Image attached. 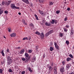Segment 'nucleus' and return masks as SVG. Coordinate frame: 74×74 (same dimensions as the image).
<instances>
[{
    "mask_svg": "<svg viewBox=\"0 0 74 74\" xmlns=\"http://www.w3.org/2000/svg\"><path fill=\"white\" fill-rule=\"evenodd\" d=\"M5 14H7V13H8V11H5Z\"/></svg>",
    "mask_w": 74,
    "mask_h": 74,
    "instance_id": "obj_57",
    "label": "nucleus"
},
{
    "mask_svg": "<svg viewBox=\"0 0 74 74\" xmlns=\"http://www.w3.org/2000/svg\"><path fill=\"white\" fill-rule=\"evenodd\" d=\"M62 63L63 65H64L65 64V61H62Z\"/></svg>",
    "mask_w": 74,
    "mask_h": 74,
    "instance_id": "obj_46",
    "label": "nucleus"
},
{
    "mask_svg": "<svg viewBox=\"0 0 74 74\" xmlns=\"http://www.w3.org/2000/svg\"><path fill=\"white\" fill-rule=\"evenodd\" d=\"M31 25L32 26H33V23H31Z\"/></svg>",
    "mask_w": 74,
    "mask_h": 74,
    "instance_id": "obj_62",
    "label": "nucleus"
},
{
    "mask_svg": "<svg viewBox=\"0 0 74 74\" xmlns=\"http://www.w3.org/2000/svg\"><path fill=\"white\" fill-rule=\"evenodd\" d=\"M40 14L41 15H44V13L43 12H42Z\"/></svg>",
    "mask_w": 74,
    "mask_h": 74,
    "instance_id": "obj_55",
    "label": "nucleus"
},
{
    "mask_svg": "<svg viewBox=\"0 0 74 74\" xmlns=\"http://www.w3.org/2000/svg\"><path fill=\"white\" fill-rule=\"evenodd\" d=\"M25 73V71H23L21 72L22 74H24Z\"/></svg>",
    "mask_w": 74,
    "mask_h": 74,
    "instance_id": "obj_51",
    "label": "nucleus"
},
{
    "mask_svg": "<svg viewBox=\"0 0 74 74\" xmlns=\"http://www.w3.org/2000/svg\"><path fill=\"white\" fill-rule=\"evenodd\" d=\"M65 27H66L67 28H69V25H67Z\"/></svg>",
    "mask_w": 74,
    "mask_h": 74,
    "instance_id": "obj_52",
    "label": "nucleus"
},
{
    "mask_svg": "<svg viewBox=\"0 0 74 74\" xmlns=\"http://www.w3.org/2000/svg\"><path fill=\"white\" fill-rule=\"evenodd\" d=\"M23 22L24 24H25V20L23 19Z\"/></svg>",
    "mask_w": 74,
    "mask_h": 74,
    "instance_id": "obj_48",
    "label": "nucleus"
},
{
    "mask_svg": "<svg viewBox=\"0 0 74 74\" xmlns=\"http://www.w3.org/2000/svg\"><path fill=\"white\" fill-rule=\"evenodd\" d=\"M55 47L57 49H59V47L57 45V46H56Z\"/></svg>",
    "mask_w": 74,
    "mask_h": 74,
    "instance_id": "obj_27",
    "label": "nucleus"
},
{
    "mask_svg": "<svg viewBox=\"0 0 74 74\" xmlns=\"http://www.w3.org/2000/svg\"><path fill=\"white\" fill-rule=\"evenodd\" d=\"M6 51H7V52H10V50H9V49H7L6 50Z\"/></svg>",
    "mask_w": 74,
    "mask_h": 74,
    "instance_id": "obj_53",
    "label": "nucleus"
},
{
    "mask_svg": "<svg viewBox=\"0 0 74 74\" xmlns=\"http://www.w3.org/2000/svg\"><path fill=\"white\" fill-rule=\"evenodd\" d=\"M54 45H55V47L56 46H57L58 45V44H57V43L55 42L54 43Z\"/></svg>",
    "mask_w": 74,
    "mask_h": 74,
    "instance_id": "obj_49",
    "label": "nucleus"
},
{
    "mask_svg": "<svg viewBox=\"0 0 74 74\" xmlns=\"http://www.w3.org/2000/svg\"><path fill=\"white\" fill-rule=\"evenodd\" d=\"M48 33L49 34L52 33H53V30H51L50 31H49Z\"/></svg>",
    "mask_w": 74,
    "mask_h": 74,
    "instance_id": "obj_14",
    "label": "nucleus"
},
{
    "mask_svg": "<svg viewBox=\"0 0 74 74\" xmlns=\"http://www.w3.org/2000/svg\"><path fill=\"white\" fill-rule=\"evenodd\" d=\"M18 15H21V13L20 12H18Z\"/></svg>",
    "mask_w": 74,
    "mask_h": 74,
    "instance_id": "obj_64",
    "label": "nucleus"
},
{
    "mask_svg": "<svg viewBox=\"0 0 74 74\" xmlns=\"http://www.w3.org/2000/svg\"><path fill=\"white\" fill-rule=\"evenodd\" d=\"M7 61L8 62H7L8 65H10V64H11L12 63V62H13L12 61V59L11 58V57L9 56H8L7 57Z\"/></svg>",
    "mask_w": 74,
    "mask_h": 74,
    "instance_id": "obj_1",
    "label": "nucleus"
},
{
    "mask_svg": "<svg viewBox=\"0 0 74 74\" xmlns=\"http://www.w3.org/2000/svg\"><path fill=\"white\" fill-rule=\"evenodd\" d=\"M71 32H74V29H73V28L71 29Z\"/></svg>",
    "mask_w": 74,
    "mask_h": 74,
    "instance_id": "obj_56",
    "label": "nucleus"
},
{
    "mask_svg": "<svg viewBox=\"0 0 74 74\" xmlns=\"http://www.w3.org/2000/svg\"><path fill=\"white\" fill-rule=\"evenodd\" d=\"M45 25L47 26H51V24L49 23H48L47 22H46L45 23Z\"/></svg>",
    "mask_w": 74,
    "mask_h": 74,
    "instance_id": "obj_9",
    "label": "nucleus"
},
{
    "mask_svg": "<svg viewBox=\"0 0 74 74\" xmlns=\"http://www.w3.org/2000/svg\"><path fill=\"white\" fill-rule=\"evenodd\" d=\"M28 69L29 71H30V72H31V73L33 72V71H32V70L31 69V68L30 67H29L28 68Z\"/></svg>",
    "mask_w": 74,
    "mask_h": 74,
    "instance_id": "obj_16",
    "label": "nucleus"
},
{
    "mask_svg": "<svg viewBox=\"0 0 74 74\" xmlns=\"http://www.w3.org/2000/svg\"><path fill=\"white\" fill-rule=\"evenodd\" d=\"M67 10L68 11H70V8H68L67 9Z\"/></svg>",
    "mask_w": 74,
    "mask_h": 74,
    "instance_id": "obj_50",
    "label": "nucleus"
},
{
    "mask_svg": "<svg viewBox=\"0 0 74 74\" xmlns=\"http://www.w3.org/2000/svg\"><path fill=\"white\" fill-rule=\"evenodd\" d=\"M17 49H21V47H17Z\"/></svg>",
    "mask_w": 74,
    "mask_h": 74,
    "instance_id": "obj_59",
    "label": "nucleus"
},
{
    "mask_svg": "<svg viewBox=\"0 0 74 74\" xmlns=\"http://www.w3.org/2000/svg\"><path fill=\"white\" fill-rule=\"evenodd\" d=\"M22 1L27 4H29V0H22Z\"/></svg>",
    "mask_w": 74,
    "mask_h": 74,
    "instance_id": "obj_5",
    "label": "nucleus"
},
{
    "mask_svg": "<svg viewBox=\"0 0 74 74\" xmlns=\"http://www.w3.org/2000/svg\"><path fill=\"white\" fill-rule=\"evenodd\" d=\"M24 52H25V50H24V49H23L21 50L20 51V53L21 54H23Z\"/></svg>",
    "mask_w": 74,
    "mask_h": 74,
    "instance_id": "obj_8",
    "label": "nucleus"
},
{
    "mask_svg": "<svg viewBox=\"0 0 74 74\" xmlns=\"http://www.w3.org/2000/svg\"><path fill=\"white\" fill-rule=\"evenodd\" d=\"M71 58H70L68 57L66 58V61L67 62H69V61H71Z\"/></svg>",
    "mask_w": 74,
    "mask_h": 74,
    "instance_id": "obj_10",
    "label": "nucleus"
},
{
    "mask_svg": "<svg viewBox=\"0 0 74 74\" xmlns=\"http://www.w3.org/2000/svg\"><path fill=\"white\" fill-rule=\"evenodd\" d=\"M66 43L67 45H69V41L68 40H66Z\"/></svg>",
    "mask_w": 74,
    "mask_h": 74,
    "instance_id": "obj_30",
    "label": "nucleus"
},
{
    "mask_svg": "<svg viewBox=\"0 0 74 74\" xmlns=\"http://www.w3.org/2000/svg\"><path fill=\"white\" fill-rule=\"evenodd\" d=\"M54 23L55 24L58 23V21L56 20H54Z\"/></svg>",
    "mask_w": 74,
    "mask_h": 74,
    "instance_id": "obj_39",
    "label": "nucleus"
},
{
    "mask_svg": "<svg viewBox=\"0 0 74 74\" xmlns=\"http://www.w3.org/2000/svg\"><path fill=\"white\" fill-rule=\"evenodd\" d=\"M51 66H53V62L51 63Z\"/></svg>",
    "mask_w": 74,
    "mask_h": 74,
    "instance_id": "obj_60",
    "label": "nucleus"
},
{
    "mask_svg": "<svg viewBox=\"0 0 74 74\" xmlns=\"http://www.w3.org/2000/svg\"><path fill=\"white\" fill-rule=\"evenodd\" d=\"M70 64H68L66 65V67L67 69H70Z\"/></svg>",
    "mask_w": 74,
    "mask_h": 74,
    "instance_id": "obj_11",
    "label": "nucleus"
},
{
    "mask_svg": "<svg viewBox=\"0 0 74 74\" xmlns=\"http://www.w3.org/2000/svg\"><path fill=\"white\" fill-rule=\"evenodd\" d=\"M39 12L40 13V14H41L42 13V11L40 10H39Z\"/></svg>",
    "mask_w": 74,
    "mask_h": 74,
    "instance_id": "obj_44",
    "label": "nucleus"
},
{
    "mask_svg": "<svg viewBox=\"0 0 74 74\" xmlns=\"http://www.w3.org/2000/svg\"><path fill=\"white\" fill-rule=\"evenodd\" d=\"M52 44H53V43H52V42H50V45H51H51H52Z\"/></svg>",
    "mask_w": 74,
    "mask_h": 74,
    "instance_id": "obj_54",
    "label": "nucleus"
},
{
    "mask_svg": "<svg viewBox=\"0 0 74 74\" xmlns=\"http://www.w3.org/2000/svg\"><path fill=\"white\" fill-rule=\"evenodd\" d=\"M25 57H26V58L27 57H28V56H29V54H28V53H25Z\"/></svg>",
    "mask_w": 74,
    "mask_h": 74,
    "instance_id": "obj_19",
    "label": "nucleus"
},
{
    "mask_svg": "<svg viewBox=\"0 0 74 74\" xmlns=\"http://www.w3.org/2000/svg\"><path fill=\"white\" fill-rule=\"evenodd\" d=\"M54 21L55 20H52V21L51 22V23H52V24H54V23L55 22Z\"/></svg>",
    "mask_w": 74,
    "mask_h": 74,
    "instance_id": "obj_34",
    "label": "nucleus"
},
{
    "mask_svg": "<svg viewBox=\"0 0 74 74\" xmlns=\"http://www.w3.org/2000/svg\"><path fill=\"white\" fill-rule=\"evenodd\" d=\"M9 72H10V73H11L12 72V70L11 69H8Z\"/></svg>",
    "mask_w": 74,
    "mask_h": 74,
    "instance_id": "obj_38",
    "label": "nucleus"
},
{
    "mask_svg": "<svg viewBox=\"0 0 74 74\" xmlns=\"http://www.w3.org/2000/svg\"><path fill=\"white\" fill-rule=\"evenodd\" d=\"M40 36L41 37V39H44V33H43V32H42L40 34Z\"/></svg>",
    "mask_w": 74,
    "mask_h": 74,
    "instance_id": "obj_4",
    "label": "nucleus"
},
{
    "mask_svg": "<svg viewBox=\"0 0 74 74\" xmlns=\"http://www.w3.org/2000/svg\"><path fill=\"white\" fill-rule=\"evenodd\" d=\"M64 32H67V29L65 28H64Z\"/></svg>",
    "mask_w": 74,
    "mask_h": 74,
    "instance_id": "obj_58",
    "label": "nucleus"
},
{
    "mask_svg": "<svg viewBox=\"0 0 74 74\" xmlns=\"http://www.w3.org/2000/svg\"><path fill=\"white\" fill-rule=\"evenodd\" d=\"M56 14H58L60 13V10H57L56 11Z\"/></svg>",
    "mask_w": 74,
    "mask_h": 74,
    "instance_id": "obj_29",
    "label": "nucleus"
},
{
    "mask_svg": "<svg viewBox=\"0 0 74 74\" xmlns=\"http://www.w3.org/2000/svg\"><path fill=\"white\" fill-rule=\"evenodd\" d=\"M35 34H38V35H40V33L38 32H36L35 33Z\"/></svg>",
    "mask_w": 74,
    "mask_h": 74,
    "instance_id": "obj_22",
    "label": "nucleus"
},
{
    "mask_svg": "<svg viewBox=\"0 0 74 74\" xmlns=\"http://www.w3.org/2000/svg\"><path fill=\"white\" fill-rule=\"evenodd\" d=\"M5 5H10V4L11 3V1H8V2L5 1Z\"/></svg>",
    "mask_w": 74,
    "mask_h": 74,
    "instance_id": "obj_3",
    "label": "nucleus"
},
{
    "mask_svg": "<svg viewBox=\"0 0 74 74\" xmlns=\"http://www.w3.org/2000/svg\"><path fill=\"white\" fill-rule=\"evenodd\" d=\"M23 40H28L27 37H25L23 38Z\"/></svg>",
    "mask_w": 74,
    "mask_h": 74,
    "instance_id": "obj_32",
    "label": "nucleus"
},
{
    "mask_svg": "<svg viewBox=\"0 0 74 74\" xmlns=\"http://www.w3.org/2000/svg\"><path fill=\"white\" fill-rule=\"evenodd\" d=\"M26 60L25 61V63H27L30 60V56H28L27 57Z\"/></svg>",
    "mask_w": 74,
    "mask_h": 74,
    "instance_id": "obj_2",
    "label": "nucleus"
},
{
    "mask_svg": "<svg viewBox=\"0 0 74 74\" xmlns=\"http://www.w3.org/2000/svg\"><path fill=\"white\" fill-rule=\"evenodd\" d=\"M1 4H2V5H5V2L4 1H3L2 2Z\"/></svg>",
    "mask_w": 74,
    "mask_h": 74,
    "instance_id": "obj_21",
    "label": "nucleus"
},
{
    "mask_svg": "<svg viewBox=\"0 0 74 74\" xmlns=\"http://www.w3.org/2000/svg\"><path fill=\"white\" fill-rule=\"evenodd\" d=\"M34 16H35L36 19L37 20H38V16H37L36 14H35Z\"/></svg>",
    "mask_w": 74,
    "mask_h": 74,
    "instance_id": "obj_25",
    "label": "nucleus"
},
{
    "mask_svg": "<svg viewBox=\"0 0 74 74\" xmlns=\"http://www.w3.org/2000/svg\"><path fill=\"white\" fill-rule=\"evenodd\" d=\"M32 59V60H34V61H32V62H34V61H36V58L34 57Z\"/></svg>",
    "mask_w": 74,
    "mask_h": 74,
    "instance_id": "obj_20",
    "label": "nucleus"
},
{
    "mask_svg": "<svg viewBox=\"0 0 74 74\" xmlns=\"http://www.w3.org/2000/svg\"><path fill=\"white\" fill-rule=\"evenodd\" d=\"M59 36H60V37H63V33H61V34H60V35H59Z\"/></svg>",
    "mask_w": 74,
    "mask_h": 74,
    "instance_id": "obj_37",
    "label": "nucleus"
},
{
    "mask_svg": "<svg viewBox=\"0 0 74 74\" xmlns=\"http://www.w3.org/2000/svg\"><path fill=\"white\" fill-rule=\"evenodd\" d=\"M8 32H11V29H10L9 28H8Z\"/></svg>",
    "mask_w": 74,
    "mask_h": 74,
    "instance_id": "obj_47",
    "label": "nucleus"
},
{
    "mask_svg": "<svg viewBox=\"0 0 74 74\" xmlns=\"http://www.w3.org/2000/svg\"><path fill=\"white\" fill-rule=\"evenodd\" d=\"M60 71L61 73H63L64 71V68L62 67L60 69Z\"/></svg>",
    "mask_w": 74,
    "mask_h": 74,
    "instance_id": "obj_6",
    "label": "nucleus"
},
{
    "mask_svg": "<svg viewBox=\"0 0 74 74\" xmlns=\"http://www.w3.org/2000/svg\"><path fill=\"white\" fill-rule=\"evenodd\" d=\"M45 54H44L43 55V58H45Z\"/></svg>",
    "mask_w": 74,
    "mask_h": 74,
    "instance_id": "obj_61",
    "label": "nucleus"
},
{
    "mask_svg": "<svg viewBox=\"0 0 74 74\" xmlns=\"http://www.w3.org/2000/svg\"><path fill=\"white\" fill-rule=\"evenodd\" d=\"M2 73H3V69H0V73L1 74H2Z\"/></svg>",
    "mask_w": 74,
    "mask_h": 74,
    "instance_id": "obj_33",
    "label": "nucleus"
},
{
    "mask_svg": "<svg viewBox=\"0 0 74 74\" xmlns=\"http://www.w3.org/2000/svg\"><path fill=\"white\" fill-rule=\"evenodd\" d=\"M69 74H74V73L73 72H71Z\"/></svg>",
    "mask_w": 74,
    "mask_h": 74,
    "instance_id": "obj_63",
    "label": "nucleus"
},
{
    "mask_svg": "<svg viewBox=\"0 0 74 74\" xmlns=\"http://www.w3.org/2000/svg\"><path fill=\"white\" fill-rule=\"evenodd\" d=\"M44 1V0H39L38 2L39 3H43Z\"/></svg>",
    "mask_w": 74,
    "mask_h": 74,
    "instance_id": "obj_24",
    "label": "nucleus"
},
{
    "mask_svg": "<svg viewBox=\"0 0 74 74\" xmlns=\"http://www.w3.org/2000/svg\"><path fill=\"white\" fill-rule=\"evenodd\" d=\"M2 10V9H0V14H3V10Z\"/></svg>",
    "mask_w": 74,
    "mask_h": 74,
    "instance_id": "obj_18",
    "label": "nucleus"
},
{
    "mask_svg": "<svg viewBox=\"0 0 74 74\" xmlns=\"http://www.w3.org/2000/svg\"><path fill=\"white\" fill-rule=\"evenodd\" d=\"M14 8H16V9H19V7L17 6H15Z\"/></svg>",
    "mask_w": 74,
    "mask_h": 74,
    "instance_id": "obj_42",
    "label": "nucleus"
},
{
    "mask_svg": "<svg viewBox=\"0 0 74 74\" xmlns=\"http://www.w3.org/2000/svg\"><path fill=\"white\" fill-rule=\"evenodd\" d=\"M49 5H53V3L52 2H50L49 3Z\"/></svg>",
    "mask_w": 74,
    "mask_h": 74,
    "instance_id": "obj_23",
    "label": "nucleus"
},
{
    "mask_svg": "<svg viewBox=\"0 0 74 74\" xmlns=\"http://www.w3.org/2000/svg\"><path fill=\"white\" fill-rule=\"evenodd\" d=\"M53 49V48L52 47H50V51H52Z\"/></svg>",
    "mask_w": 74,
    "mask_h": 74,
    "instance_id": "obj_26",
    "label": "nucleus"
},
{
    "mask_svg": "<svg viewBox=\"0 0 74 74\" xmlns=\"http://www.w3.org/2000/svg\"><path fill=\"white\" fill-rule=\"evenodd\" d=\"M1 53L3 56H5V54L4 53V50H2L1 51Z\"/></svg>",
    "mask_w": 74,
    "mask_h": 74,
    "instance_id": "obj_12",
    "label": "nucleus"
},
{
    "mask_svg": "<svg viewBox=\"0 0 74 74\" xmlns=\"http://www.w3.org/2000/svg\"><path fill=\"white\" fill-rule=\"evenodd\" d=\"M74 32H72V31H71V35H73V33H74Z\"/></svg>",
    "mask_w": 74,
    "mask_h": 74,
    "instance_id": "obj_45",
    "label": "nucleus"
},
{
    "mask_svg": "<svg viewBox=\"0 0 74 74\" xmlns=\"http://www.w3.org/2000/svg\"><path fill=\"white\" fill-rule=\"evenodd\" d=\"M22 60L23 61H25L26 60V59L23 58H22Z\"/></svg>",
    "mask_w": 74,
    "mask_h": 74,
    "instance_id": "obj_41",
    "label": "nucleus"
},
{
    "mask_svg": "<svg viewBox=\"0 0 74 74\" xmlns=\"http://www.w3.org/2000/svg\"><path fill=\"white\" fill-rule=\"evenodd\" d=\"M38 47L37 46H36V51H37V52H38Z\"/></svg>",
    "mask_w": 74,
    "mask_h": 74,
    "instance_id": "obj_17",
    "label": "nucleus"
},
{
    "mask_svg": "<svg viewBox=\"0 0 74 74\" xmlns=\"http://www.w3.org/2000/svg\"><path fill=\"white\" fill-rule=\"evenodd\" d=\"M49 35V34L48 33H47L45 34V36L46 37H47V36H48Z\"/></svg>",
    "mask_w": 74,
    "mask_h": 74,
    "instance_id": "obj_31",
    "label": "nucleus"
},
{
    "mask_svg": "<svg viewBox=\"0 0 74 74\" xmlns=\"http://www.w3.org/2000/svg\"><path fill=\"white\" fill-rule=\"evenodd\" d=\"M15 4H12L10 5V7H11V8H12V9H14V8H15Z\"/></svg>",
    "mask_w": 74,
    "mask_h": 74,
    "instance_id": "obj_7",
    "label": "nucleus"
},
{
    "mask_svg": "<svg viewBox=\"0 0 74 74\" xmlns=\"http://www.w3.org/2000/svg\"><path fill=\"white\" fill-rule=\"evenodd\" d=\"M32 50H29L28 51V52L29 53H32Z\"/></svg>",
    "mask_w": 74,
    "mask_h": 74,
    "instance_id": "obj_36",
    "label": "nucleus"
},
{
    "mask_svg": "<svg viewBox=\"0 0 74 74\" xmlns=\"http://www.w3.org/2000/svg\"><path fill=\"white\" fill-rule=\"evenodd\" d=\"M16 36V34L15 33H14L13 34H11V37H15Z\"/></svg>",
    "mask_w": 74,
    "mask_h": 74,
    "instance_id": "obj_15",
    "label": "nucleus"
},
{
    "mask_svg": "<svg viewBox=\"0 0 74 74\" xmlns=\"http://www.w3.org/2000/svg\"><path fill=\"white\" fill-rule=\"evenodd\" d=\"M48 68H49V70H52L53 69V68L52 66H49Z\"/></svg>",
    "mask_w": 74,
    "mask_h": 74,
    "instance_id": "obj_13",
    "label": "nucleus"
},
{
    "mask_svg": "<svg viewBox=\"0 0 74 74\" xmlns=\"http://www.w3.org/2000/svg\"><path fill=\"white\" fill-rule=\"evenodd\" d=\"M54 70L55 71H57V67H56V66H55L54 67Z\"/></svg>",
    "mask_w": 74,
    "mask_h": 74,
    "instance_id": "obj_28",
    "label": "nucleus"
},
{
    "mask_svg": "<svg viewBox=\"0 0 74 74\" xmlns=\"http://www.w3.org/2000/svg\"><path fill=\"white\" fill-rule=\"evenodd\" d=\"M67 18H68L67 17H66V18L64 19V21H67Z\"/></svg>",
    "mask_w": 74,
    "mask_h": 74,
    "instance_id": "obj_43",
    "label": "nucleus"
},
{
    "mask_svg": "<svg viewBox=\"0 0 74 74\" xmlns=\"http://www.w3.org/2000/svg\"><path fill=\"white\" fill-rule=\"evenodd\" d=\"M69 56H70V57L71 58H73V55H72V54H70L69 55Z\"/></svg>",
    "mask_w": 74,
    "mask_h": 74,
    "instance_id": "obj_35",
    "label": "nucleus"
},
{
    "mask_svg": "<svg viewBox=\"0 0 74 74\" xmlns=\"http://www.w3.org/2000/svg\"><path fill=\"white\" fill-rule=\"evenodd\" d=\"M58 73V72H57V71H54V73L55 74H57Z\"/></svg>",
    "mask_w": 74,
    "mask_h": 74,
    "instance_id": "obj_40",
    "label": "nucleus"
}]
</instances>
